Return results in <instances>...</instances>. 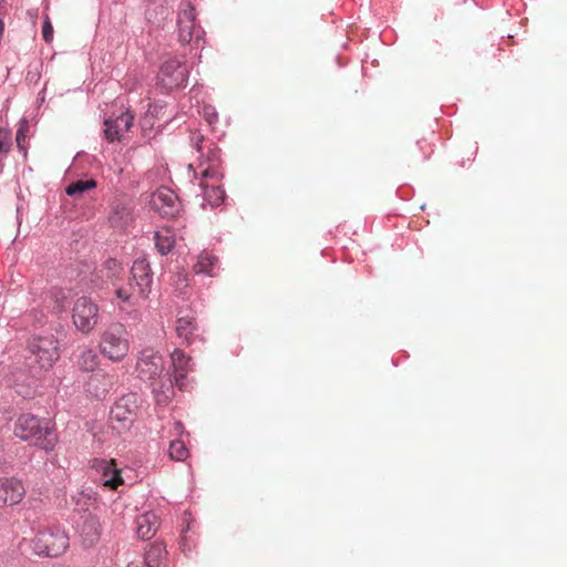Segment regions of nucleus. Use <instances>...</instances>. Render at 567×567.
<instances>
[{"label": "nucleus", "instance_id": "nucleus-13", "mask_svg": "<svg viewBox=\"0 0 567 567\" xmlns=\"http://www.w3.org/2000/svg\"><path fill=\"white\" fill-rule=\"evenodd\" d=\"M133 115L130 111L123 112L115 118L105 120L104 135L109 142L121 141L133 125Z\"/></svg>", "mask_w": 567, "mask_h": 567}, {"label": "nucleus", "instance_id": "nucleus-15", "mask_svg": "<svg viewBox=\"0 0 567 567\" xmlns=\"http://www.w3.org/2000/svg\"><path fill=\"white\" fill-rule=\"evenodd\" d=\"M171 383L174 382L177 386H184V380L192 369L190 358L187 357L182 350L175 349L171 353Z\"/></svg>", "mask_w": 567, "mask_h": 567}, {"label": "nucleus", "instance_id": "nucleus-25", "mask_svg": "<svg viewBox=\"0 0 567 567\" xmlns=\"http://www.w3.org/2000/svg\"><path fill=\"white\" fill-rule=\"evenodd\" d=\"M217 264V259L215 256L204 252L199 255L198 260L195 265V271L197 274H207L209 276H214V268Z\"/></svg>", "mask_w": 567, "mask_h": 567}, {"label": "nucleus", "instance_id": "nucleus-5", "mask_svg": "<svg viewBox=\"0 0 567 567\" xmlns=\"http://www.w3.org/2000/svg\"><path fill=\"white\" fill-rule=\"evenodd\" d=\"M72 321L76 330L89 334L99 322L97 305L87 297L78 298L72 308Z\"/></svg>", "mask_w": 567, "mask_h": 567}, {"label": "nucleus", "instance_id": "nucleus-7", "mask_svg": "<svg viewBox=\"0 0 567 567\" xmlns=\"http://www.w3.org/2000/svg\"><path fill=\"white\" fill-rule=\"evenodd\" d=\"M164 370L163 357L153 349H144L141 351L135 371L137 377L144 381H154L161 377Z\"/></svg>", "mask_w": 567, "mask_h": 567}, {"label": "nucleus", "instance_id": "nucleus-14", "mask_svg": "<svg viewBox=\"0 0 567 567\" xmlns=\"http://www.w3.org/2000/svg\"><path fill=\"white\" fill-rule=\"evenodd\" d=\"M178 25L179 40L183 43H188L194 38L196 41H198L200 30L195 24V9L190 6V3H186L185 8L179 13Z\"/></svg>", "mask_w": 567, "mask_h": 567}, {"label": "nucleus", "instance_id": "nucleus-32", "mask_svg": "<svg viewBox=\"0 0 567 567\" xmlns=\"http://www.w3.org/2000/svg\"><path fill=\"white\" fill-rule=\"evenodd\" d=\"M167 399H168V396H165V399H164V400H162L161 398H157V401H158V402H165Z\"/></svg>", "mask_w": 567, "mask_h": 567}, {"label": "nucleus", "instance_id": "nucleus-30", "mask_svg": "<svg viewBox=\"0 0 567 567\" xmlns=\"http://www.w3.org/2000/svg\"><path fill=\"white\" fill-rule=\"evenodd\" d=\"M11 146V133L7 130H0V153L7 154Z\"/></svg>", "mask_w": 567, "mask_h": 567}, {"label": "nucleus", "instance_id": "nucleus-28", "mask_svg": "<svg viewBox=\"0 0 567 567\" xmlns=\"http://www.w3.org/2000/svg\"><path fill=\"white\" fill-rule=\"evenodd\" d=\"M29 131V122L25 118H22L19 122V128L17 131L16 135V142L19 151L25 156L27 155V147L24 145L27 133Z\"/></svg>", "mask_w": 567, "mask_h": 567}, {"label": "nucleus", "instance_id": "nucleus-19", "mask_svg": "<svg viewBox=\"0 0 567 567\" xmlns=\"http://www.w3.org/2000/svg\"><path fill=\"white\" fill-rule=\"evenodd\" d=\"M110 225L117 230L126 229L133 221L131 209L122 204L114 205L109 216Z\"/></svg>", "mask_w": 567, "mask_h": 567}, {"label": "nucleus", "instance_id": "nucleus-22", "mask_svg": "<svg viewBox=\"0 0 567 567\" xmlns=\"http://www.w3.org/2000/svg\"><path fill=\"white\" fill-rule=\"evenodd\" d=\"M176 334L185 343H190L196 330L194 319L189 316L179 317L176 321Z\"/></svg>", "mask_w": 567, "mask_h": 567}, {"label": "nucleus", "instance_id": "nucleus-11", "mask_svg": "<svg viewBox=\"0 0 567 567\" xmlns=\"http://www.w3.org/2000/svg\"><path fill=\"white\" fill-rule=\"evenodd\" d=\"M76 532L84 547L90 548L94 546L102 533L100 519L92 514L82 516L76 525Z\"/></svg>", "mask_w": 567, "mask_h": 567}, {"label": "nucleus", "instance_id": "nucleus-24", "mask_svg": "<svg viewBox=\"0 0 567 567\" xmlns=\"http://www.w3.org/2000/svg\"><path fill=\"white\" fill-rule=\"evenodd\" d=\"M76 364L83 371H93L99 364L97 354L92 349H83L78 355Z\"/></svg>", "mask_w": 567, "mask_h": 567}, {"label": "nucleus", "instance_id": "nucleus-27", "mask_svg": "<svg viewBox=\"0 0 567 567\" xmlns=\"http://www.w3.org/2000/svg\"><path fill=\"white\" fill-rule=\"evenodd\" d=\"M168 453L171 458L175 461H184L188 456V450L185 443L181 440L171 442Z\"/></svg>", "mask_w": 567, "mask_h": 567}, {"label": "nucleus", "instance_id": "nucleus-8", "mask_svg": "<svg viewBox=\"0 0 567 567\" xmlns=\"http://www.w3.org/2000/svg\"><path fill=\"white\" fill-rule=\"evenodd\" d=\"M187 66L177 59L166 60L158 72V81L167 90L178 89L187 81Z\"/></svg>", "mask_w": 567, "mask_h": 567}, {"label": "nucleus", "instance_id": "nucleus-26", "mask_svg": "<svg viewBox=\"0 0 567 567\" xmlns=\"http://www.w3.org/2000/svg\"><path fill=\"white\" fill-rule=\"evenodd\" d=\"M96 187V183L94 179H86V181H75L71 183L66 189L65 193L69 196H80L86 190L94 189Z\"/></svg>", "mask_w": 567, "mask_h": 567}, {"label": "nucleus", "instance_id": "nucleus-18", "mask_svg": "<svg viewBox=\"0 0 567 567\" xmlns=\"http://www.w3.org/2000/svg\"><path fill=\"white\" fill-rule=\"evenodd\" d=\"M112 386V378L106 373H95L92 374L86 383V391L95 396L102 398L104 396Z\"/></svg>", "mask_w": 567, "mask_h": 567}, {"label": "nucleus", "instance_id": "nucleus-6", "mask_svg": "<svg viewBox=\"0 0 567 567\" xmlns=\"http://www.w3.org/2000/svg\"><path fill=\"white\" fill-rule=\"evenodd\" d=\"M30 352L40 369L48 370L59 359L58 343L53 337H34L29 343Z\"/></svg>", "mask_w": 567, "mask_h": 567}, {"label": "nucleus", "instance_id": "nucleus-4", "mask_svg": "<svg viewBox=\"0 0 567 567\" xmlns=\"http://www.w3.org/2000/svg\"><path fill=\"white\" fill-rule=\"evenodd\" d=\"M198 168L202 175L199 186L203 189V206L208 205L212 208L219 206L224 202L225 193L218 186L209 184V181L217 182L221 176L217 161L200 162Z\"/></svg>", "mask_w": 567, "mask_h": 567}, {"label": "nucleus", "instance_id": "nucleus-12", "mask_svg": "<svg viewBox=\"0 0 567 567\" xmlns=\"http://www.w3.org/2000/svg\"><path fill=\"white\" fill-rule=\"evenodd\" d=\"M140 406V398L135 393L121 396L111 410V417L118 422H132Z\"/></svg>", "mask_w": 567, "mask_h": 567}, {"label": "nucleus", "instance_id": "nucleus-29", "mask_svg": "<svg viewBox=\"0 0 567 567\" xmlns=\"http://www.w3.org/2000/svg\"><path fill=\"white\" fill-rule=\"evenodd\" d=\"M116 297L118 299H121L123 302L132 303V305H135L136 299L140 298L135 288H134V292H132V293L128 292L127 289H125V288H118L116 290Z\"/></svg>", "mask_w": 567, "mask_h": 567}, {"label": "nucleus", "instance_id": "nucleus-17", "mask_svg": "<svg viewBox=\"0 0 567 567\" xmlns=\"http://www.w3.org/2000/svg\"><path fill=\"white\" fill-rule=\"evenodd\" d=\"M97 471L101 473V483L110 489H116L123 484L121 471L116 467L114 461H99L96 464Z\"/></svg>", "mask_w": 567, "mask_h": 567}, {"label": "nucleus", "instance_id": "nucleus-21", "mask_svg": "<svg viewBox=\"0 0 567 567\" xmlns=\"http://www.w3.org/2000/svg\"><path fill=\"white\" fill-rule=\"evenodd\" d=\"M154 239L155 246L162 255L168 254L175 245V235L168 227L156 230Z\"/></svg>", "mask_w": 567, "mask_h": 567}, {"label": "nucleus", "instance_id": "nucleus-31", "mask_svg": "<svg viewBox=\"0 0 567 567\" xmlns=\"http://www.w3.org/2000/svg\"><path fill=\"white\" fill-rule=\"evenodd\" d=\"M42 37L47 43H51L53 40V27L48 16L44 17Z\"/></svg>", "mask_w": 567, "mask_h": 567}, {"label": "nucleus", "instance_id": "nucleus-1", "mask_svg": "<svg viewBox=\"0 0 567 567\" xmlns=\"http://www.w3.org/2000/svg\"><path fill=\"white\" fill-rule=\"evenodd\" d=\"M14 435L45 451L53 450L58 441L52 423L32 414H23L18 417Z\"/></svg>", "mask_w": 567, "mask_h": 567}, {"label": "nucleus", "instance_id": "nucleus-16", "mask_svg": "<svg viewBox=\"0 0 567 567\" xmlns=\"http://www.w3.org/2000/svg\"><path fill=\"white\" fill-rule=\"evenodd\" d=\"M25 494L22 483L16 478H0V503L16 505Z\"/></svg>", "mask_w": 567, "mask_h": 567}, {"label": "nucleus", "instance_id": "nucleus-3", "mask_svg": "<svg viewBox=\"0 0 567 567\" xmlns=\"http://www.w3.org/2000/svg\"><path fill=\"white\" fill-rule=\"evenodd\" d=\"M33 554L43 557H59L69 548V536L58 526L43 527L29 539Z\"/></svg>", "mask_w": 567, "mask_h": 567}, {"label": "nucleus", "instance_id": "nucleus-33", "mask_svg": "<svg viewBox=\"0 0 567 567\" xmlns=\"http://www.w3.org/2000/svg\"><path fill=\"white\" fill-rule=\"evenodd\" d=\"M127 567H137V566H133L132 564H130Z\"/></svg>", "mask_w": 567, "mask_h": 567}, {"label": "nucleus", "instance_id": "nucleus-9", "mask_svg": "<svg viewBox=\"0 0 567 567\" xmlns=\"http://www.w3.org/2000/svg\"><path fill=\"white\" fill-rule=\"evenodd\" d=\"M150 205L164 217H173L179 210L177 196L173 190L166 187H161L152 194Z\"/></svg>", "mask_w": 567, "mask_h": 567}, {"label": "nucleus", "instance_id": "nucleus-23", "mask_svg": "<svg viewBox=\"0 0 567 567\" xmlns=\"http://www.w3.org/2000/svg\"><path fill=\"white\" fill-rule=\"evenodd\" d=\"M166 557V549L163 544L156 543L150 546L145 554L147 567H162Z\"/></svg>", "mask_w": 567, "mask_h": 567}, {"label": "nucleus", "instance_id": "nucleus-20", "mask_svg": "<svg viewBox=\"0 0 567 567\" xmlns=\"http://www.w3.org/2000/svg\"><path fill=\"white\" fill-rule=\"evenodd\" d=\"M158 524V517L152 512L140 515L136 518V533L138 537L143 539L151 538L155 534Z\"/></svg>", "mask_w": 567, "mask_h": 567}, {"label": "nucleus", "instance_id": "nucleus-2", "mask_svg": "<svg viewBox=\"0 0 567 567\" xmlns=\"http://www.w3.org/2000/svg\"><path fill=\"white\" fill-rule=\"evenodd\" d=\"M131 350V336L126 327L120 322L111 323L99 338V351L112 362L123 361Z\"/></svg>", "mask_w": 567, "mask_h": 567}, {"label": "nucleus", "instance_id": "nucleus-10", "mask_svg": "<svg viewBox=\"0 0 567 567\" xmlns=\"http://www.w3.org/2000/svg\"><path fill=\"white\" fill-rule=\"evenodd\" d=\"M131 272L133 282L130 286L135 287L140 298L146 299L152 285L150 264L146 259H137L134 261Z\"/></svg>", "mask_w": 567, "mask_h": 567}]
</instances>
